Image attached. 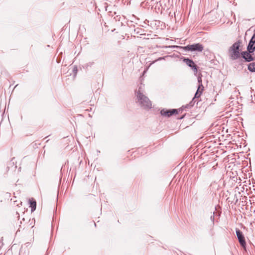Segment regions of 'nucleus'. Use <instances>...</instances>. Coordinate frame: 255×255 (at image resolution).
<instances>
[{
  "label": "nucleus",
  "mask_w": 255,
  "mask_h": 255,
  "mask_svg": "<svg viewBox=\"0 0 255 255\" xmlns=\"http://www.w3.org/2000/svg\"><path fill=\"white\" fill-rule=\"evenodd\" d=\"M136 102L144 109L151 108V103L149 99L143 94V88L140 85L136 92Z\"/></svg>",
  "instance_id": "1"
},
{
  "label": "nucleus",
  "mask_w": 255,
  "mask_h": 255,
  "mask_svg": "<svg viewBox=\"0 0 255 255\" xmlns=\"http://www.w3.org/2000/svg\"><path fill=\"white\" fill-rule=\"evenodd\" d=\"M240 43L239 41L235 42L230 49V56L232 60H236L240 57L239 48Z\"/></svg>",
  "instance_id": "2"
},
{
  "label": "nucleus",
  "mask_w": 255,
  "mask_h": 255,
  "mask_svg": "<svg viewBox=\"0 0 255 255\" xmlns=\"http://www.w3.org/2000/svg\"><path fill=\"white\" fill-rule=\"evenodd\" d=\"M182 49L186 51H202L203 50V46L200 43H196L192 45H188L186 46L182 47Z\"/></svg>",
  "instance_id": "3"
},
{
  "label": "nucleus",
  "mask_w": 255,
  "mask_h": 255,
  "mask_svg": "<svg viewBox=\"0 0 255 255\" xmlns=\"http://www.w3.org/2000/svg\"><path fill=\"white\" fill-rule=\"evenodd\" d=\"M236 235L240 244L244 248H245L246 243L245 237L243 235L242 232H241L239 230H236Z\"/></svg>",
  "instance_id": "4"
},
{
  "label": "nucleus",
  "mask_w": 255,
  "mask_h": 255,
  "mask_svg": "<svg viewBox=\"0 0 255 255\" xmlns=\"http://www.w3.org/2000/svg\"><path fill=\"white\" fill-rule=\"evenodd\" d=\"M248 51L250 53L253 52L255 50V34L253 35L247 47Z\"/></svg>",
  "instance_id": "5"
},
{
  "label": "nucleus",
  "mask_w": 255,
  "mask_h": 255,
  "mask_svg": "<svg viewBox=\"0 0 255 255\" xmlns=\"http://www.w3.org/2000/svg\"><path fill=\"white\" fill-rule=\"evenodd\" d=\"M183 61L186 63L187 65H188L189 67L192 68V69L193 70L194 72L196 74L197 73V68L196 64L194 63V62L193 61V60L188 59V58H184L183 60Z\"/></svg>",
  "instance_id": "6"
},
{
  "label": "nucleus",
  "mask_w": 255,
  "mask_h": 255,
  "mask_svg": "<svg viewBox=\"0 0 255 255\" xmlns=\"http://www.w3.org/2000/svg\"><path fill=\"white\" fill-rule=\"evenodd\" d=\"M160 113L163 116L169 117L174 114H177V111L175 109H173L171 110L163 109L161 111Z\"/></svg>",
  "instance_id": "7"
},
{
  "label": "nucleus",
  "mask_w": 255,
  "mask_h": 255,
  "mask_svg": "<svg viewBox=\"0 0 255 255\" xmlns=\"http://www.w3.org/2000/svg\"><path fill=\"white\" fill-rule=\"evenodd\" d=\"M251 53H250V52H243L241 54L243 58H244L246 61L247 62H250L251 61H253L254 60V58L252 55L251 54Z\"/></svg>",
  "instance_id": "8"
},
{
  "label": "nucleus",
  "mask_w": 255,
  "mask_h": 255,
  "mask_svg": "<svg viewBox=\"0 0 255 255\" xmlns=\"http://www.w3.org/2000/svg\"><path fill=\"white\" fill-rule=\"evenodd\" d=\"M204 90V87L202 84H199L198 89L196 91V93L195 94L194 98H199Z\"/></svg>",
  "instance_id": "9"
},
{
  "label": "nucleus",
  "mask_w": 255,
  "mask_h": 255,
  "mask_svg": "<svg viewBox=\"0 0 255 255\" xmlns=\"http://www.w3.org/2000/svg\"><path fill=\"white\" fill-rule=\"evenodd\" d=\"M30 203V207L31 208V211H34L36 209V203L35 201H33L32 200H29Z\"/></svg>",
  "instance_id": "10"
},
{
  "label": "nucleus",
  "mask_w": 255,
  "mask_h": 255,
  "mask_svg": "<svg viewBox=\"0 0 255 255\" xmlns=\"http://www.w3.org/2000/svg\"><path fill=\"white\" fill-rule=\"evenodd\" d=\"M248 70L252 72H255V62L250 63L248 65Z\"/></svg>",
  "instance_id": "11"
},
{
  "label": "nucleus",
  "mask_w": 255,
  "mask_h": 255,
  "mask_svg": "<svg viewBox=\"0 0 255 255\" xmlns=\"http://www.w3.org/2000/svg\"><path fill=\"white\" fill-rule=\"evenodd\" d=\"M198 82L199 83V84H202V78L201 76H198Z\"/></svg>",
  "instance_id": "12"
},
{
  "label": "nucleus",
  "mask_w": 255,
  "mask_h": 255,
  "mask_svg": "<svg viewBox=\"0 0 255 255\" xmlns=\"http://www.w3.org/2000/svg\"><path fill=\"white\" fill-rule=\"evenodd\" d=\"M154 0H146V3H148V4H150V3H151L152 2H153Z\"/></svg>",
  "instance_id": "13"
},
{
  "label": "nucleus",
  "mask_w": 255,
  "mask_h": 255,
  "mask_svg": "<svg viewBox=\"0 0 255 255\" xmlns=\"http://www.w3.org/2000/svg\"><path fill=\"white\" fill-rule=\"evenodd\" d=\"M211 220H214V215H212L211 217Z\"/></svg>",
  "instance_id": "14"
},
{
  "label": "nucleus",
  "mask_w": 255,
  "mask_h": 255,
  "mask_svg": "<svg viewBox=\"0 0 255 255\" xmlns=\"http://www.w3.org/2000/svg\"><path fill=\"white\" fill-rule=\"evenodd\" d=\"M77 68H76V67H75V68H74V71L75 72H77Z\"/></svg>",
  "instance_id": "15"
}]
</instances>
